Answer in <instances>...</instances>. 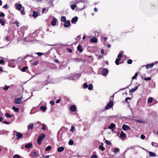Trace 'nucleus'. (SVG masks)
Listing matches in <instances>:
<instances>
[{"instance_id":"nucleus-33","label":"nucleus","mask_w":158,"mask_h":158,"mask_svg":"<svg viewBox=\"0 0 158 158\" xmlns=\"http://www.w3.org/2000/svg\"><path fill=\"white\" fill-rule=\"evenodd\" d=\"M88 87L89 90H92L93 88V85L92 84H89Z\"/></svg>"},{"instance_id":"nucleus-22","label":"nucleus","mask_w":158,"mask_h":158,"mask_svg":"<svg viewBox=\"0 0 158 158\" xmlns=\"http://www.w3.org/2000/svg\"><path fill=\"white\" fill-rule=\"evenodd\" d=\"M31 156L33 158H34L36 156L37 154L35 152H31Z\"/></svg>"},{"instance_id":"nucleus-28","label":"nucleus","mask_w":158,"mask_h":158,"mask_svg":"<svg viewBox=\"0 0 158 158\" xmlns=\"http://www.w3.org/2000/svg\"><path fill=\"white\" fill-rule=\"evenodd\" d=\"M149 156L151 157H155L156 156V154L154 152H149Z\"/></svg>"},{"instance_id":"nucleus-61","label":"nucleus","mask_w":158,"mask_h":158,"mask_svg":"<svg viewBox=\"0 0 158 158\" xmlns=\"http://www.w3.org/2000/svg\"><path fill=\"white\" fill-rule=\"evenodd\" d=\"M67 49L68 51L69 52H70V53H71V52H72V49H71V48H67Z\"/></svg>"},{"instance_id":"nucleus-49","label":"nucleus","mask_w":158,"mask_h":158,"mask_svg":"<svg viewBox=\"0 0 158 158\" xmlns=\"http://www.w3.org/2000/svg\"><path fill=\"white\" fill-rule=\"evenodd\" d=\"M5 16V14L3 12L0 13V17H4Z\"/></svg>"},{"instance_id":"nucleus-12","label":"nucleus","mask_w":158,"mask_h":158,"mask_svg":"<svg viewBox=\"0 0 158 158\" xmlns=\"http://www.w3.org/2000/svg\"><path fill=\"white\" fill-rule=\"evenodd\" d=\"M56 18H54L51 22V24L52 26H55L56 23Z\"/></svg>"},{"instance_id":"nucleus-58","label":"nucleus","mask_w":158,"mask_h":158,"mask_svg":"<svg viewBox=\"0 0 158 158\" xmlns=\"http://www.w3.org/2000/svg\"><path fill=\"white\" fill-rule=\"evenodd\" d=\"M50 103L51 105H53L54 104V102L53 100H52L50 101Z\"/></svg>"},{"instance_id":"nucleus-42","label":"nucleus","mask_w":158,"mask_h":158,"mask_svg":"<svg viewBox=\"0 0 158 158\" xmlns=\"http://www.w3.org/2000/svg\"><path fill=\"white\" fill-rule=\"evenodd\" d=\"M132 62V60L131 59L128 60L127 61V63L129 64H131Z\"/></svg>"},{"instance_id":"nucleus-57","label":"nucleus","mask_w":158,"mask_h":158,"mask_svg":"<svg viewBox=\"0 0 158 158\" xmlns=\"http://www.w3.org/2000/svg\"><path fill=\"white\" fill-rule=\"evenodd\" d=\"M6 40L7 41H10V40H9V37L7 36H6Z\"/></svg>"},{"instance_id":"nucleus-2","label":"nucleus","mask_w":158,"mask_h":158,"mask_svg":"<svg viewBox=\"0 0 158 158\" xmlns=\"http://www.w3.org/2000/svg\"><path fill=\"white\" fill-rule=\"evenodd\" d=\"M22 97L15 99L14 100L15 103L16 104H20L22 103Z\"/></svg>"},{"instance_id":"nucleus-9","label":"nucleus","mask_w":158,"mask_h":158,"mask_svg":"<svg viewBox=\"0 0 158 158\" xmlns=\"http://www.w3.org/2000/svg\"><path fill=\"white\" fill-rule=\"evenodd\" d=\"M70 110L72 112L75 111L76 110V108L75 105H71L70 107Z\"/></svg>"},{"instance_id":"nucleus-56","label":"nucleus","mask_w":158,"mask_h":158,"mask_svg":"<svg viewBox=\"0 0 158 158\" xmlns=\"http://www.w3.org/2000/svg\"><path fill=\"white\" fill-rule=\"evenodd\" d=\"M54 61L55 63H57L58 64L60 63V62H59V60L57 59H54Z\"/></svg>"},{"instance_id":"nucleus-25","label":"nucleus","mask_w":158,"mask_h":158,"mask_svg":"<svg viewBox=\"0 0 158 158\" xmlns=\"http://www.w3.org/2000/svg\"><path fill=\"white\" fill-rule=\"evenodd\" d=\"M85 2V0H76V1H75V3L76 4H77L78 3H79L80 2L84 3Z\"/></svg>"},{"instance_id":"nucleus-15","label":"nucleus","mask_w":158,"mask_h":158,"mask_svg":"<svg viewBox=\"0 0 158 158\" xmlns=\"http://www.w3.org/2000/svg\"><path fill=\"white\" fill-rule=\"evenodd\" d=\"M64 150V148L63 147H59L57 149V151L58 152H60Z\"/></svg>"},{"instance_id":"nucleus-43","label":"nucleus","mask_w":158,"mask_h":158,"mask_svg":"<svg viewBox=\"0 0 158 158\" xmlns=\"http://www.w3.org/2000/svg\"><path fill=\"white\" fill-rule=\"evenodd\" d=\"M83 86L84 88H86L88 86V85L86 83H85L83 84Z\"/></svg>"},{"instance_id":"nucleus-40","label":"nucleus","mask_w":158,"mask_h":158,"mask_svg":"<svg viewBox=\"0 0 158 158\" xmlns=\"http://www.w3.org/2000/svg\"><path fill=\"white\" fill-rule=\"evenodd\" d=\"M138 73H136L135 74V75L132 77V80H134V79H135L136 78V77L138 76Z\"/></svg>"},{"instance_id":"nucleus-50","label":"nucleus","mask_w":158,"mask_h":158,"mask_svg":"<svg viewBox=\"0 0 158 158\" xmlns=\"http://www.w3.org/2000/svg\"><path fill=\"white\" fill-rule=\"evenodd\" d=\"M38 63L39 62L37 61H36L34 62L33 64L34 65H36L38 64Z\"/></svg>"},{"instance_id":"nucleus-17","label":"nucleus","mask_w":158,"mask_h":158,"mask_svg":"<svg viewBox=\"0 0 158 158\" xmlns=\"http://www.w3.org/2000/svg\"><path fill=\"white\" fill-rule=\"evenodd\" d=\"M98 40L96 37H93L90 39V41L92 43H95L97 42Z\"/></svg>"},{"instance_id":"nucleus-45","label":"nucleus","mask_w":158,"mask_h":158,"mask_svg":"<svg viewBox=\"0 0 158 158\" xmlns=\"http://www.w3.org/2000/svg\"><path fill=\"white\" fill-rule=\"evenodd\" d=\"M151 78L150 77H145L144 80L145 81H150L151 80Z\"/></svg>"},{"instance_id":"nucleus-52","label":"nucleus","mask_w":158,"mask_h":158,"mask_svg":"<svg viewBox=\"0 0 158 158\" xmlns=\"http://www.w3.org/2000/svg\"><path fill=\"white\" fill-rule=\"evenodd\" d=\"M140 138L142 139H144L145 138V136L143 135V134L141 135L140 136Z\"/></svg>"},{"instance_id":"nucleus-23","label":"nucleus","mask_w":158,"mask_h":158,"mask_svg":"<svg viewBox=\"0 0 158 158\" xmlns=\"http://www.w3.org/2000/svg\"><path fill=\"white\" fill-rule=\"evenodd\" d=\"M126 134L124 133V132L122 131L120 135V137L121 138H124L126 137Z\"/></svg>"},{"instance_id":"nucleus-27","label":"nucleus","mask_w":158,"mask_h":158,"mask_svg":"<svg viewBox=\"0 0 158 158\" xmlns=\"http://www.w3.org/2000/svg\"><path fill=\"white\" fill-rule=\"evenodd\" d=\"M61 21V22H64L66 20V18L65 16H62L60 18Z\"/></svg>"},{"instance_id":"nucleus-59","label":"nucleus","mask_w":158,"mask_h":158,"mask_svg":"<svg viewBox=\"0 0 158 158\" xmlns=\"http://www.w3.org/2000/svg\"><path fill=\"white\" fill-rule=\"evenodd\" d=\"M74 130V127L73 126H72L71 127V129H70V131L73 132Z\"/></svg>"},{"instance_id":"nucleus-10","label":"nucleus","mask_w":158,"mask_h":158,"mask_svg":"<svg viewBox=\"0 0 158 158\" xmlns=\"http://www.w3.org/2000/svg\"><path fill=\"white\" fill-rule=\"evenodd\" d=\"M32 143H29L25 145L24 147L26 148L29 149L32 147Z\"/></svg>"},{"instance_id":"nucleus-36","label":"nucleus","mask_w":158,"mask_h":158,"mask_svg":"<svg viewBox=\"0 0 158 158\" xmlns=\"http://www.w3.org/2000/svg\"><path fill=\"white\" fill-rule=\"evenodd\" d=\"M51 147L50 146H48L45 149V151H49L51 150Z\"/></svg>"},{"instance_id":"nucleus-44","label":"nucleus","mask_w":158,"mask_h":158,"mask_svg":"<svg viewBox=\"0 0 158 158\" xmlns=\"http://www.w3.org/2000/svg\"><path fill=\"white\" fill-rule=\"evenodd\" d=\"M105 143L107 145H111V142L109 140H106L105 141Z\"/></svg>"},{"instance_id":"nucleus-19","label":"nucleus","mask_w":158,"mask_h":158,"mask_svg":"<svg viewBox=\"0 0 158 158\" xmlns=\"http://www.w3.org/2000/svg\"><path fill=\"white\" fill-rule=\"evenodd\" d=\"M22 7V5L20 4H18L16 5V8L18 10H21Z\"/></svg>"},{"instance_id":"nucleus-18","label":"nucleus","mask_w":158,"mask_h":158,"mask_svg":"<svg viewBox=\"0 0 158 158\" xmlns=\"http://www.w3.org/2000/svg\"><path fill=\"white\" fill-rule=\"evenodd\" d=\"M38 15V12L37 11H33V12L32 16L35 18H36Z\"/></svg>"},{"instance_id":"nucleus-38","label":"nucleus","mask_w":158,"mask_h":158,"mask_svg":"<svg viewBox=\"0 0 158 158\" xmlns=\"http://www.w3.org/2000/svg\"><path fill=\"white\" fill-rule=\"evenodd\" d=\"M153 98L152 97H150L149 98L148 100V103H151L153 101Z\"/></svg>"},{"instance_id":"nucleus-47","label":"nucleus","mask_w":158,"mask_h":158,"mask_svg":"<svg viewBox=\"0 0 158 158\" xmlns=\"http://www.w3.org/2000/svg\"><path fill=\"white\" fill-rule=\"evenodd\" d=\"M36 54L38 55L39 56H41L43 55V53L40 52L36 53Z\"/></svg>"},{"instance_id":"nucleus-35","label":"nucleus","mask_w":158,"mask_h":158,"mask_svg":"<svg viewBox=\"0 0 158 158\" xmlns=\"http://www.w3.org/2000/svg\"><path fill=\"white\" fill-rule=\"evenodd\" d=\"M77 7V6L76 4H73L70 6L71 8L73 10H74L76 7Z\"/></svg>"},{"instance_id":"nucleus-13","label":"nucleus","mask_w":158,"mask_h":158,"mask_svg":"<svg viewBox=\"0 0 158 158\" xmlns=\"http://www.w3.org/2000/svg\"><path fill=\"white\" fill-rule=\"evenodd\" d=\"M140 85H138L137 86H136L134 88H132L130 90V92H133L135 91L138 88V86Z\"/></svg>"},{"instance_id":"nucleus-16","label":"nucleus","mask_w":158,"mask_h":158,"mask_svg":"<svg viewBox=\"0 0 158 158\" xmlns=\"http://www.w3.org/2000/svg\"><path fill=\"white\" fill-rule=\"evenodd\" d=\"M154 65V64L153 63L147 64L146 65V68L147 69H148L149 68L152 67Z\"/></svg>"},{"instance_id":"nucleus-21","label":"nucleus","mask_w":158,"mask_h":158,"mask_svg":"<svg viewBox=\"0 0 158 158\" xmlns=\"http://www.w3.org/2000/svg\"><path fill=\"white\" fill-rule=\"evenodd\" d=\"M33 124L32 123L29 124L27 126V129H32L33 127Z\"/></svg>"},{"instance_id":"nucleus-34","label":"nucleus","mask_w":158,"mask_h":158,"mask_svg":"<svg viewBox=\"0 0 158 158\" xmlns=\"http://www.w3.org/2000/svg\"><path fill=\"white\" fill-rule=\"evenodd\" d=\"M5 115L6 116V117L7 118H11V117H12L13 116L12 115L10 114L9 113H6Z\"/></svg>"},{"instance_id":"nucleus-8","label":"nucleus","mask_w":158,"mask_h":158,"mask_svg":"<svg viewBox=\"0 0 158 158\" xmlns=\"http://www.w3.org/2000/svg\"><path fill=\"white\" fill-rule=\"evenodd\" d=\"M78 18L77 16H75L71 20V23H75L77 21Z\"/></svg>"},{"instance_id":"nucleus-62","label":"nucleus","mask_w":158,"mask_h":158,"mask_svg":"<svg viewBox=\"0 0 158 158\" xmlns=\"http://www.w3.org/2000/svg\"><path fill=\"white\" fill-rule=\"evenodd\" d=\"M3 123L6 124H8L10 123L8 122H7L6 121H4L3 122Z\"/></svg>"},{"instance_id":"nucleus-4","label":"nucleus","mask_w":158,"mask_h":158,"mask_svg":"<svg viewBox=\"0 0 158 158\" xmlns=\"http://www.w3.org/2000/svg\"><path fill=\"white\" fill-rule=\"evenodd\" d=\"M108 72V70L107 69L104 68L102 71V74L103 76H106Z\"/></svg>"},{"instance_id":"nucleus-46","label":"nucleus","mask_w":158,"mask_h":158,"mask_svg":"<svg viewBox=\"0 0 158 158\" xmlns=\"http://www.w3.org/2000/svg\"><path fill=\"white\" fill-rule=\"evenodd\" d=\"M14 23L16 24L17 27L19 26V23L17 21H15Z\"/></svg>"},{"instance_id":"nucleus-41","label":"nucleus","mask_w":158,"mask_h":158,"mask_svg":"<svg viewBox=\"0 0 158 158\" xmlns=\"http://www.w3.org/2000/svg\"><path fill=\"white\" fill-rule=\"evenodd\" d=\"M13 158H21V157L19 155L15 154Z\"/></svg>"},{"instance_id":"nucleus-26","label":"nucleus","mask_w":158,"mask_h":158,"mask_svg":"<svg viewBox=\"0 0 158 158\" xmlns=\"http://www.w3.org/2000/svg\"><path fill=\"white\" fill-rule=\"evenodd\" d=\"M0 23L2 26L5 25V23L3 19L2 18L0 19Z\"/></svg>"},{"instance_id":"nucleus-53","label":"nucleus","mask_w":158,"mask_h":158,"mask_svg":"<svg viewBox=\"0 0 158 158\" xmlns=\"http://www.w3.org/2000/svg\"><path fill=\"white\" fill-rule=\"evenodd\" d=\"M21 14L22 15H24L25 14V13L24 11V10H21L20 11Z\"/></svg>"},{"instance_id":"nucleus-11","label":"nucleus","mask_w":158,"mask_h":158,"mask_svg":"<svg viewBox=\"0 0 158 158\" xmlns=\"http://www.w3.org/2000/svg\"><path fill=\"white\" fill-rule=\"evenodd\" d=\"M64 22V26L65 27H68L70 24V23L69 21H65Z\"/></svg>"},{"instance_id":"nucleus-29","label":"nucleus","mask_w":158,"mask_h":158,"mask_svg":"<svg viewBox=\"0 0 158 158\" xmlns=\"http://www.w3.org/2000/svg\"><path fill=\"white\" fill-rule=\"evenodd\" d=\"M101 145L99 146V148L102 151H103L105 150V148L103 146V144L102 143H101Z\"/></svg>"},{"instance_id":"nucleus-1","label":"nucleus","mask_w":158,"mask_h":158,"mask_svg":"<svg viewBox=\"0 0 158 158\" xmlns=\"http://www.w3.org/2000/svg\"><path fill=\"white\" fill-rule=\"evenodd\" d=\"M45 135L44 134L40 135L38 137L37 142L38 144L40 145L42 144V141L45 137Z\"/></svg>"},{"instance_id":"nucleus-32","label":"nucleus","mask_w":158,"mask_h":158,"mask_svg":"<svg viewBox=\"0 0 158 158\" xmlns=\"http://www.w3.org/2000/svg\"><path fill=\"white\" fill-rule=\"evenodd\" d=\"M12 109L15 112H17L19 111V109L18 108H16L14 106L12 107Z\"/></svg>"},{"instance_id":"nucleus-5","label":"nucleus","mask_w":158,"mask_h":158,"mask_svg":"<svg viewBox=\"0 0 158 158\" xmlns=\"http://www.w3.org/2000/svg\"><path fill=\"white\" fill-rule=\"evenodd\" d=\"M122 128L123 130L126 131H129L131 129L129 126L125 124H124L123 125Z\"/></svg>"},{"instance_id":"nucleus-39","label":"nucleus","mask_w":158,"mask_h":158,"mask_svg":"<svg viewBox=\"0 0 158 158\" xmlns=\"http://www.w3.org/2000/svg\"><path fill=\"white\" fill-rule=\"evenodd\" d=\"M68 143L69 145H72L73 144V141L71 139H70L69 140Z\"/></svg>"},{"instance_id":"nucleus-55","label":"nucleus","mask_w":158,"mask_h":158,"mask_svg":"<svg viewBox=\"0 0 158 158\" xmlns=\"http://www.w3.org/2000/svg\"><path fill=\"white\" fill-rule=\"evenodd\" d=\"M9 86H5L3 89L6 91L8 89V88H9Z\"/></svg>"},{"instance_id":"nucleus-14","label":"nucleus","mask_w":158,"mask_h":158,"mask_svg":"<svg viewBox=\"0 0 158 158\" xmlns=\"http://www.w3.org/2000/svg\"><path fill=\"white\" fill-rule=\"evenodd\" d=\"M23 135L22 134L19 132H17L16 136H17V139H19L23 137Z\"/></svg>"},{"instance_id":"nucleus-48","label":"nucleus","mask_w":158,"mask_h":158,"mask_svg":"<svg viewBox=\"0 0 158 158\" xmlns=\"http://www.w3.org/2000/svg\"><path fill=\"white\" fill-rule=\"evenodd\" d=\"M122 57V54L121 53L119 54L118 56V58L120 59Z\"/></svg>"},{"instance_id":"nucleus-6","label":"nucleus","mask_w":158,"mask_h":158,"mask_svg":"<svg viewBox=\"0 0 158 158\" xmlns=\"http://www.w3.org/2000/svg\"><path fill=\"white\" fill-rule=\"evenodd\" d=\"M115 62L116 65H118L120 64L123 63L124 61L120 59L116 58Z\"/></svg>"},{"instance_id":"nucleus-20","label":"nucleus","mask_w":158,"mask_h":158,"mask_svg":"<svg viewBox=\"0 0 158 158\" xmlns=\"http://www.w3.org/2000/svg\"><path fill=\"white\" fill-rule=\"evenodd\" d=\"M115 127V125L113 123H111L110 125L109 126L108 128L109 129H112L113 128H114Z\"/></svg>"},{"instance_id":"nucleus-30","label":"nucleus","mask_w":158,"mask_h":158,"mask_svg":"<svg viewBox=\"0 0 158 158\" xmlns=\"http://www.w3.org/2000/svg\"><path fill=\"white\" fill-rule=\"evenodd\" d=\"M120 151V150L118 148H115L113 150V152L115 154H116V153Z\"/></svg>"},{"instance_id":"nucleus-3","label":"nucleus","mask_w":158,"mask_h":158,"mask_svg":"<svg viewBox=\"0 0 158 158\" xmlns=\"http://www.w3.org/2000/svg\"><path fill=\"white\" fill-rule=\"evenodd\" d=\"M113 101L110 102L106 106L105 109V110H108L111 107H113Z\"/></svg>"},{"instance_id":"nucleus-37","label":"nucleus","mask_w":158,"mask_h":158,"mask_svg":"<svg viewBox=\"0 0 158 158\" xmlns=\"http://www.w3.org/2000/svg\"><path fill=\"white\" fill-rule=\"evenodd\" d=\"M28 69V67L27 66H25L23 67L21 69L22 71L23 72H25L26 70Z\"/></svg>"},{"instance_id":"nucleus-54","label":"nucleus","mask_w":158,"mask_h":158,"mask_svg":"<svg viewBox=\"0 0 158 158\" xmlns=\"http://www.w3.org/2000/svg\"><path fill=\"white\" fill-rule=\"evenodd\" d=\"M42 129L44 131H45L46 129V127L45 125H43L42 127Z\"/></svg>"},{"instance_id":"nucleus-24","label":"nucleus","mask_w":158,"mask_h":158,"mask_svg":"<svg viewBox=\"0 0 158 158\" xmlns=\"http://www.w3.org/2000/svg\"><path fill=\"white\" fill-rule=\"evenodd\" d=\"M77 50L80 52H81L83 51V49L81 45H79L77 47Z\"/></svg>"},{"instance_id":"nucleus-31","label":"nucleus","mask_w":158,"mask_h":158,"mask_svg":"<svg viewBox=\"0 0 158 158\" xmlns=\"http://www.w3.org/2000/svg\"><path fill=\"white\" fill-rule=\"evenodd\" d=\"M40 109L43 111H44L46 110V108L45 106H41Z\"/></svg>"},{"instance_id":"nucleus-64","label":"nucleus","mask_w":158,"mask_h":158,"mask_svg":"<svg viewBox=\"0 0 158 158\" xmlns=\"http://www.w3.org/2000/svg\"><path fill=\"white\" fill-rule=\"evenodd\" d=\"M43 157H44V158H48L49 157V155H48L47 156H43Z\"/></svg>"},{"instance_id":"nucleus-7","label":"nucleus","mask_w":158,"mask_h":158,"mask_svg":"<svg viewBox=\"0 0 158 158\" xmlns=\"http://www.w3.org/2000/svg\"><path fill=\"white\" fill-rule=\"evenodd\" d=\"M74 61L79 62L80 61H84V60L81 58H76L73 59Z\"/></svg>"},{"instance_id":"nucleus-60","label":"nucleus","mask_w":158,"mask_h":158,"mask_svg":"<svg viewBox=\"0 0 158 158\" xmlns=\"http://www.w3.org/2000/svg\"><path fill=\"white\" fill-rule=\"evenodd\" d=\"M4 63V61L3 60H0V64H2Z\"/></svg>"},{"instance_id":"nucleus-51","label":"nucleus","mask_w":158,"mask_h":158,"mask_svg":"<svg viewBox=\"0 0 158 158\" xmlns=\"http://www.w3.org/2000/svg\"><path fill=\"white\" fill-rule=\"evenodd\" d=\"M91 158H97V156L96 155H93L91 156Z\"/></svg>"},{"instance_id":"nucleus-63","label":"nucleus","mask_w":158,"mask_h":158,"mask_svg":"<svg viewBox=\"0 0 158 158\" xmlns=\"http://www.w3.org/2000/svg\"><path fill=\"white\" fill-rule=\"evenodd\" d=\"M8 7L7 4H6L3 7V8L5 9H6Z\"/></svg>"}]
</instances>
